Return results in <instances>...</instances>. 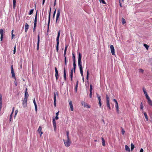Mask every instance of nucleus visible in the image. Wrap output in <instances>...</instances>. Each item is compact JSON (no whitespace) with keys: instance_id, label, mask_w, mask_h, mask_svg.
Masks as SVG:
<instances>
[{"instance_id":"338daca9","label":"nucleus","mask_w":152,"mask_h":152,"mask_svg":"<svg viewBox=\"0 0 152 152\" xmlns=\"http://www.w3.org/2000/svg\"><path fill=\"white\" fill-rule=\"evenodd\" d=\"M143 150L142 148H141L140 152H143Z\"/></svg>"},{"instance_id":"052dcab7","label":"nucleus","mask_w":152,"mask_h":152,"mask_svg":"<svg viewBox=\"0 0 152 152\" xmlns=\"http://www.w3.org/2000/svg\"><path fill=\"white\" fill-rule=\"evenodd\" d=\"M36 26H37V23H34V28H36Z\"/></svg>"},{"instance_id":"0e129e2a","label":"nucleus","mask_w":152,"mask_h":152,"mask_svg":"<svg viewBox=\"0 0 152 152\" xmlns=\"http://www.w3.org/2000/svg\"><path fill=\"white\" fill-rule=\"evenodd\" d=\"M55 118V120H58V116H56Z\"/></svg>"},{"instance_id":"393cba45","label":"nucleus","mask_w":152,"mask_h":152,"mask_svg":"<svg viewBox=\"0 0 152 152\" xmlns=\"http://www.w3.org/2000/svg\"><path fill=\"white\" fill-rule=\"evenodd\" d=\"M144 114L146 121H148V118L146 113L145 112Z\"/></svg>"},{"instance_id":"a18cd8bd","label":"nucleus","mask_w":152,"mask_h":152,"mask_svg":"<svg viewBox=\"0 0 152 152\" xmlns=\"http://www.w3.org/2000/svg\"><path fill=\"white\" fill-rule=\"evenodd\" d=\"M16 45H15L14 47V49L13 50V54H14L16 52Z\"/></svg>"},{"instance_id":"58836bf2","label":"nucleus","mask_w":152,"mask_h":152,"mask_svg":"<svg viewBox=\"0 0 152 152\" xmlns=\"http://www.w3.org/2000/svg\"><path fill=\"white\" fill-rule=\"evenodd\" d=\"M144 70L141 69H139V72L142 73H143Z\"/></svg>"},{"instance_id":"5fc2aeb1","label":"nucleus","mask_w":152,"mask_h":152,"mask_svg":"<svg viewBox=\"0 0 152 152\" xmlns=\"http://www.w3.org/2000/svg\"><path fill=\"white\" fill-rule=\"evenodd\" d=\"M18 111L17 110H16L15 111V117L16 116V115L17 113H18Z\"/></svg>"},{"instance_id":"774afa93","label":"nucleus","mask_w":152,"mask_h":152,"mask_svg":"<svg viewBox=\"0 0 152 152\" xmlns=\"http://www.w3.org/2000/svg\"><path fill=\"white\" fill-rule=\"evenodd\" d=\"M14 107H13L12 108V114H13L14 110Z\"/></svg>"},{"instance_id":"603ef678","label":"nucleus","mask_w":152,"mask_h":152,"mask_svg":"<svg viewBox=\"0 0 152 152\" xmlns=\"http://www.w3.org/2000/svg\"><path fill=\"white\" fill-rule=\"evenodd\" d=\"M73 67H76V65L75 63V62H73Z\"/></svg>"},{"instance_id":"79ce46f5","label":"nucleus","mask_w":152,"mask_h":152,"mask_svg":"<svg viewBox=\"0 0 152 152\" xmlns=\"http://www.w3.org/2000/svg\"><path fill=\"white\" fill-rule=\"evenodd\" d=\"M56 9L54 12L53 15V18H54L55 17V15L56 14Z\"/></svg>"},{"instance_id":"49530a36","label":"nucleus","mask_w":152,"mask_h":152,"mask_svg":"<svg viewBox=\"0 0 152 152\" xmlns=\"http://www.w3.org/2000/svg\"><path fill=\"white\" fill-rule=\"evenodd\" d=\"M66 51L65 50H64V58H65V57H66Z\"/></svg>"},{"instance_id":"ddd939ff","label":"nucleus","mask_w":152,"mask_h":152,"mask_svg":"<svg viewBox=\"0 0 152 152\" xmlns=\"http://www.w3.org/2000/svg\"><path fill=\"white\" fill-rule=\"evenodd\" d=\"M55 76L56 77V80H57L58 79V72L57 68L56 67L55 68Z\"/></svg>"},{"instance_id":"c9c22d12","label":"nucleus","mask_w":152,"mask_h":152,"mask_svg":"<svg viewBox=\"0 0 152 152\" xmlns=\"http://www.w3.org/2000/svg\"><path fill=\"white\" fill-rule=\"evenodd\" d=\"M122 23L124 24L126 23L125 19L124 18H122Z\"/></svg>"},{"instance_id":"c756f323","label":"nucleus","mask_w":152,"mask_h":152,"mask_svg":"<svg viewBox=\"0 0 152 152\" xmlns=\"http://www.w3.org/2000/svg\"><path fill=\"white\" fill-rule=\"evenodd\" d=\"M135 146L132 143H131V149L132 151Z\"/></svg>"},{"instance_id":"c85d7f7f","label":"nucleus","mask_w":152,"mask_h":152,"mask_svg":"<svg viewBox=\"0 0 152 152\" xmlns=\"http://www.w3.org/2000/svg\"><path fill=\"white\" fill-rule=\"evenodd\" d=\"M37 12H36L34 19V23H37Z\"/></svg>"},{"instance_id":"69168bd1","label":"nucleus","mask_w":152,"mask_h":152,"mask_svg":"<svg viewBox=\"0 0 152 152\" xmlns=\"http://www.w3.org/2000/svg\"><path fill=\"white\" fill-rule=\"evenodd\" d=\"M56 0H55L54 4V6H56Z\"/></svg>"},{"instance_id":"423d86ee","label":"nucleus","mask_w":152,"mask_h":152,"mask_svg":"<svg viewBox=\"0 0 152 152\" xmlns=\"http://www.w3.org/2000/svg\"><path fill=\"white\" fill-rule=\"evenodd\" d=\"M27 99H24L23 101V106L24 107H26L27 106Z\"/></svg>"},{"instance_id":"37998d69","label":"nucleus","mask_w":152,"mask_h":152,"mask_svg":"<svg viewBox=\"0 0 152 152\" xmlns=\"http://www.w3.org/2000/svg\"><path fill=\"white\" fill-rule=\"evenodd\" d=\"M67 138H69V132L67 131L66 132Z\"/></svg>"},{"instance_id":"5701e85b","label":"nucleus","mask_w":152,"mask_h":152,"mask_svg":"<svg viewBox=\"0 0 152 152\" xmlns=\"http://www.w3.org/2000/svg\"><path fill=\"white\" fill-rule=\"evenodd\" d=\"M125 149L126 151H128V152H129L130 151L129 147L127 145L125 146Z\"/></svg>"},{"instance_id":"39448f33","label":"nucleus","mask_w":152,"mask_h":152,"mask_svg":"<svg viewBox=\"0 0 152 152\" xmlns=\"http://www.w3.org/2000/svg\"><path fill=\"white\" fill-rule=\"evenodd\" d=\"M111 53L113 55H115V49L114 47L112 45H111L110 46Z\"/></svg>"},{"instance_id":"412c9836","label":"nucleus","mask_w":152,"mask_h":152,"mask_svg":"<svg viewBox=\"0 0 152 152\" xmlns=\"http://www.w3.org/2000/svg\"><path fill=\"white\" fill-rule=\"evenodd\" d=\"M73 69H72L70 71V77L71 78V80H72V78H73Z\"/></svg>"},{"instance_id":"1a4fd4ad","label":"nucleus","mask_w":152,"mask_h":152,"mask_svg":"<svg viewBox=\"0 0 152 152\" xmlns=\"http://www.w3.org/2000/svg\"><path fill=\"white\" fill-rule=\"evenodd\" d=\"M145 95V96H146V99H147L149 97L148 96V95L146 91V89H145L144 87H143L142 89Z\"/></svg>"},{"instance_id":"bf43d9fd","label":"nucleus","mask_w":152,"mask_h":152,"mask_svg":"<svg viewBox=\"0 0 152 152\" xmlns=\"http://www.w3.org/2000/svg\"><path fill=\"white\" fill-rule=\"evenodd\" d=\"M68 45H65V50H65L66 51L67 50V48L68 47Z\"/></svg>"},{"instance_id":"9b49d317","label":"nucleus","mask_w":152,"mask_h":152,"mask_svg":"<svg viewBox=\"0 0 152 152\" xmlns=\"http://www.w3.org/2000/svg\"><path fill=\"white\" fill-rule=\"evenodd\" d=\"M53 125L54 130H56V124L55 121V118H53Z\"/></svg>"},{"instance_id":"f704fd0d","label":"nucleus","mask_w":152,"mask_h":152,"mask_svg":"<svg viewBox=\"0 0 152 152\" xmlns=\"http://www.w3.org/2000/svg\"><path fill=\"white\" fill-rule=\"evenodd\" d=\"M143 105L142 102H141L140 104V108L142 110H143Z\"/></svg>"},{"instance_id":"4468645a","label":"nucleus","mask_w":152,"mask_h":152,"mask_svg":"<svg viewBox=\"0 0 152 152\" xmlns=\"http://www.w3.org/2000/svg\"><path fill=\"white\" fill-rule=\"evenodd\" d=\"M39 36L38 35V41H37V50H39V41H40V39H39Z\"/></svg>"},{"instance_id":"72a5a7b5","label":"nucleus","mask_w":152,"mask_h":152,"mask_svg":"<svg viewBox=\"0 0 152 152\" xmlns=\"http://www.w3.org/2000/svg\"><path fill=\"white\" fill-rule=\"evenodd\" d=\"M60 33V30L58 32V35L56 39H59Z\"/></svg>"},{"instance_id":"b1692460","label":"nucleus","mask_w":152,"mask_h":152,"mask_svg":"<svg viewBox=\"0 0 152 152\" xmlns=\"http://www.w3.org/2000/svg\"><path fill=\"white\" fill-rule=\"evenodd\" d=\"M106 104L107 108L108 109L110 110L111 109V107L110 104V102H107Z\"/></svg>"},{"instance_id":"13d9d810","label":"nucleus","mask_w":152,"mask_h":152,"mask_svg":"<svg viewBox=\"0 0 152 152\" xmlns=\"http://www.w3.org/2000/svg\"><path fill=\"white\" fill-rule=\"evenodd\" d=\"M15 37V35L13 34H12V39Z\"/></svg>"},{"instance_id":"4d7b16f0","label":"nucleus","mask_w":152,"mask_h":152,"mask_svg":"<svg viewBox=\"0 0 152 152\" xmlns=\"http://www.w3.org/2000/svg\"><path fill=\"white\" fill-rule=\"evenodd\" d=\"M92 92H90V94H89V97L90 98H91L92 97Z\"/></svg>"},{"instance_id":"6e6552de","label":"nucleus","mask_w":152,"mask_h":152,"mask_svg":"<svg viewBox=\"0 0 152 152\" xmlns=\"http://www.w3.org/2000/svg\"><path fill=\"white\" fill-rule=\"evenodd\" d=\"M4 33V31L2 29H0V34H1V37L0 39L1 41H2V40L3 39V34Z\"/></svg>"},{"instance_id":"f03ea898","label":"nucleus","mask_w":152,"mask_h":152,"mask_svg":"<svg viewBox=\"0 0 152 152\" xmlns=\"http://www.w3.org/2000/svg\"><path fill=\"white\" fill-rule=\"evenodd\" d=\"M63 141L66 147H69L71 144V141L69 138H67L66 140H65L64 139L63 140Z\"/></svg>"},{"instance_id":"2f4dec72","label":"nucleus","mask_w":152,"mask_h":152,"mask_svg":"<svg viewBox=\"0 0 152 152\" xmlns=\"http://www.w3.org/2000/svg\"><path fill=\"white\" fill-rule=\"evenodd\" d=\"M72 58L73 62H76L75 55L73 53H72Z\"/></svg>"},{"instance_id":"7ed1b4c3","label":"nucleus","mask_w":152,"mask_h":152,"mask_svg":"<svg viewBox=\"0 0 152 152\" xmlns=\"http://www.w3.org/2000/svg\"><path fill=\"white\" fill-rule=\"evenodd\" d=\"M51 7H50V8L49 11V15H48V30L49 28V25H50V12H51Z\"/></svg>"},{"instance_id":"bb28decb","label":"nucleus","mask_w":152,"mask_h":152,"mask_svg":"<svg viewBox=\"0 0 152 152\" xmlns=\"http://www.w3.org/2000/svg\"><path fill=\"white\" fill-rule=\"evenodd\" d=\"M106 98L107 100V102H110V99L108 95L107 94L106 95Z\"/></svg>"},{"instance_id":"4be33fe9","label":"nucleus","mask_w":152,"mask_h":152,"mask_svg":"<svg viewBox=\"0 0 152 152\" xmlns=\"http://www.w3.org/2000/svg\"><path fill=\"white\" fill-rule=\"evenodd\" d=\"M115 107L116 108V111L118 113H119V109H118V103L115 104Z\"/></svg>"},{"instance_id":"aec40b11","label":"nucleus","mask_w":152,"mask_h":152,"mask_svg":"<svg viewBox=\"0 0 152 152\" xmlns=\"http://www.w3.org/2000/svg\"><path fill=\"white\" fill-rule=\"evenodd\" d=\"M33 102L34 103V104L35 106V110L36 111H37V106L36 104V102L35 101V99L34 98V99H33Z\"/></svg>"},{"instance_id":"864d4df0","label":"nucleus","mask_w":152,"mask_h":152,"mask_svg":"<svg viewBox=\"0 0 152 152\" xmlns=\"http://www.w3.org/2000/svg\"><path fill=\"white\" fill-rule=\"evenodd\" d=\"M54 104L55 107L56 106V101L54 100Z\"/></svg>"},{"instance_id":"8fccbe9b","label":"nucleus","mask_w":152,"mask_h":152,"mask_svg":"<svg viewBox=\"0 0 152 152\" xmlns=\"http://www.w3.org/2000/svg\"><path fill=\"white\" fill-rule=\"evenodd\" d=\"M78 86L77 85H75V91L76 92H77Z\"/></svg>"},{"instance_id":"4c0bfd02","label":"nucleus","mask_w":152,"mask_h":152,"mask_svg":"<svg viewBox=\"0 0 152 152\" xmlns=\"http://www.w3.org/2000/svg\"><path fill=\"white\" fill-rule=\"evenodd\" d=\"M99 1L100 3H102L103 4H106V2L104 0H99Z\"/></svg>"},{"instance_id":"f3484780","label":"nucleus","mask_w":152,"mask_h":152,"mask_svg":"<svg viewBox=\"0 0 152 152\" xmlns=\"http://www.w3.org/2000/svg\"><path fill=\"white\" fill-rule=\"evenodd\" d=\"M148 100V104L150 106H152V101L150 97L147 99Z\"/></svg>"},{"instance_id":"680f3d73","label":"nucleus","mask_w":152,"mask_h":152,"mask_svg":"<svg viewBox=\"0 0 152 152\" xmlns=\"http://www.w3.org/2000/svg\"><path fill=\"white\" fill-rule=\"evenodd\" d=\"M113 101L115 103V104H116L117 103H118L117 100L115 99H113Z\"/></svg>"},{"instance_id":"f257e3e1","label":"nucleus","mask_w":152,"mask_h":152,"mask_svg":"<svg viewBox=\"0 0 152 152\" xmlns=\"http://www.w3.org/2000/svg\"><path fill=\"white\" fill-rule=\"evenodd\" d=\"M82 58V56L80 53H79L78 56V66L80 69V71L81 74V75L83 77V67L82 66V63L81 62V59Z\"/></svg>"},{"instance_id":"0eeeda50","label":"nucleus","mask_w":152,"mask_h":152,"mask_svg":"<svg viewBox=\"0 0 152 152\" xmlns=\"http://www.w3.org/2000/svg\"><path fill=\"white\" fill-rule=\"evenodd\" d=\"M60 10L59 9L57 10V14L56 15V22H57V20L58 19V18L60 15Z\"/></svg>"},{"instance_id":"a878e982","label":"nucleus","mask_w":152,"mask_h":152,"mask_svg":"<svg viewBox=\"0 0 152 152\" xmlns=\"http://www.w3.org/2000/svg\"><path fill=\"white\" fill-rule=\"evenodd\" d=\"M102 145L103 146H105V141L103 137H102Z\"/></svg>"},{"instance_id":"de8ad7c7","label":"nucleus","mask_w":152,"mask_h":152,"mask_svg":"<svg viewBox=\"0 0 152 152\" xmlns=\"http://www.w3.org/2000/svg\"><path fill=\"white\" fill-rule=\"evenodd\" d=\"M58 46L59 45L57 44L56 46V50L57 52H58Z\"/></svg>"},{"instance_id":"20e7f679","label":"nucleus","mask_w":152,"mask_h":152,"mask_svg":"<svg viewBox=\"0 0 152 152\" xmlns=\"http://www.w3.org/2000/svg\"><path fill=\"white\" fill-rule=\"evenodd\" d=\"M96 96L99 100V106L101 108L102 107V103L101 102V97L99 96V95L97 93H96Z\"/></svg>"},{"instance_id":"7c9ffc66","label":"nucleus","mask_w":152,"mask_h":152,"mask_svg":"<svg viewBox=\"0 0 152 152\" xmlns=\"http://www.w3.org/2000/svg\"><path fill=\"white\" fill-rule=\"evenodd\" d=\"M89 75V70L88 69L87 71L86 78V79L87 80V81H88V79Z\"/></svg>"},{"instance_id":"3c124183","label":"nucleus","mask_w":152,"mask_h":152,"mask_svg":"<svg viewBox=\"0 0 152 152\" xmlns=\"http://www.w3.org/2000/svg\"><path fill=\"white\" fill-rule=\"evenodd\" d=\"M56 41L57 42V44L59 45V39H56Z\"/></svg>"},{"instance_id":"e2e57ef3","label":"nucleus","mask_w":152,"mask_h":152,"mask_svg":"<svg viewBox=\"0 0 152 152\" xmlns=\"http://www.w3.org/2000/svg\"><path fill=\"white\" fill-rule=\"evenodd\" d=\"M76 68V67H73V69H73V71L74 70V72H75Z\"/></svg>"},{"instance_id":"c03bdc74","label":"nucleus","mask_w":152,"mask_h":152,"mask_svg":"<svg viewBox=\"0 0 152 152\" xmlns=\"http://www.w3.org/2000/svg\"><path fill=\"white\" fill-rule=\"evenodd\" d=\"M56 94L55 93H54V100L56 101Z\"/></svg>"},{"instance_id":"f8f14e48","label":"nucleus","mask_w":152,"mask_h":152,"mask_svg":"<svg viewBox=\"0 0 152 152\" xmlns=\"http://www.w3.org/2000/svg\"><path fill=\"white\" fill-rule=\"evenodd\" d=\"M69 106L70 107L71 110L72 111H73V107L72 102V101H69Z\"/></svg>"},{"instance_id":"dca6fc26","label":"nucleus","mask_w":152,"mask_h":152,"mask_svg":"<svg viewBox=\"0 0 152 152\" xmlns=\"http://www.w3.org/2000/svg\"><path fill=\"white\" fill-rule=\"evenodd\" d=\"M29 27V25L27 23H25V32H27L28 31V29Z\"/></svg>"},{"instance_id":"9d476101","label":"nucleus","mask_w":152,"mask_h":152,"mask_svg":"<svg viewBox=\"0 0 152 152\" xmlns=\"http://www.w3.org/2000/svg\"><path fill=\"white\" fill-rule=\"evenodd\" d=\"M11 72L12 74V77H14V78L15 79V74L13 70V69L12 65L11 66Z\"/></svg>"},{"instance_id":"09e8293b","label":"nucleus","mask_w":152,"mask_h":152,"mask_svg":"<svg viewBox=\"0 0 152 152\" xmlns=\"http://www.w3.org/2000/svg\"><path fill=\"white\" fill-rule=\"evenodd\" d=\"M121 132L123 134H124L125 133V131H124L123 128H122L121 129Z\"/></svg>"},{"instance_id":"6ab92c4d","label":"nucleus","mask_w":152,"mask_h":152,"mask_svg":"<svg viewBox=\"0 0 152 152\" xmlns=\"http://www.w3.org/2000/svg\"><path fill=\"white\" fill-rule=\"evenodd\" d=\"M37 131L39 133H40V136L43 134V132H42V128L41 126H39L37 130Z\"/></svg>"},{"instance_id":"2eb2a0df","label":"nucleus","mask_w":152,"mask_h":152,"mask_svg":"<svg viewBox=\"0 0 152 152\" xmlns=\"http://www.w3.org/2000/svg\"><path fill=\"white\" fill-rule=\"evenodd\" d=\"M28 96V94L27 92V89L26 88V90L25 91V98L24 99H27Z\"/></svg>"},{"instance_id":"473e14b6","label":"nucleus","mask_w":152,"mask_h":152,"mask_svg":"<svg viewBox=\"0 0 152 152\" xmlns=\"http://www.w3.org/2000/svg\"><path fill=\"white\" fill-rule=\"evenodd\" d=\"M143 46L146 48L148 50L149 47V46L148 45H147L146 44H143Z\"/></svg>"},{"instance_id":"ea45409f","label":"nucleus","mask_w":152,"mask_h":152,"mask_svg":"<svg viewBox=\"0 0 152 152\" xmlns=\"http://www.w3.org/2000/svg\"><path fill=\"white\" fill-rule=\"evenodd\" d=\"M92 87L91 84L90 85V92H92Z\"/></svg>"},{"instance_id":"e433bc0d","label":"nucleus","mask_w":152,"mask_h":152,"mask_svg":"<svg viewBox=\"0 0 152 152\" xmlns=\"http://www.w3.org/2000/svg\"><path fill=\"white\" fill-rule=\"evenodd\" d=\"M33 11H34V9H31L29 12V15H31L33 13Z\"/></svg>"},{"instance_id":"a19ab883","label":"nucleus","mask_w":152,"mask_h":152,"mask_svg":"<svg viewBox=\"0 0 152 152\" xmlns=\"http://www.w3.org/2000/svg\"><path fill=\"white\" fill-rule=\"evenodd\" d=\"M64 64L66 66L67 65L66 57H65V58H64Z\"/></svg>"},{"instance_id":"a211bd4d","label":"nucleus","mask_w":152,"mask_h":152,"mask_svg":"<svg viewBox=\"0 0 152 152\" xmlns=\"http://www.w3.org/2000/svg\"><path fill=\"white\" fill-rule=\"evenodd\" d=\"M64 77L65 81H66V72L65 67H64Z\"/></svg>"},{"instance_id":"cd10ccee","label":"nucleus","mask_w":152,"mask_h":152,"mask_svg":"<svg viewBox=\"0 0 152 152\" xmlns=\"http://www.w3.org/2000/svg\"><path fill=\"white\" fill-rule=\"evenodd\" d=\"M16 0H13V8L14 9H15L16 6Z\"/></svg>"},{"instance_id":"6e6d98bb","label":"nucleus","mask_w":152,"mask_h":152,"mask_svg":"<svg viewBox=\"0 0 152 152\" xmlns=\"http://www.w3.org/2000/svg\"><path fill=\"white\" fill-rule=\"evenodd\" d=\"M13 114H12V113L11 114L10 116V121L11 120V119L12 117V115Z\"/></svg>"}]
</instances>
